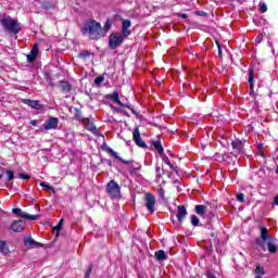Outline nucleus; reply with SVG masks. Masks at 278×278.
I'll list each match as a JSON object with an SVG mask.
<instances>
[{
    "instance_id": "nucleus-51",
    "label": "nucleus",
    "mask_w": 278,
    "mask_h": 278,
    "mask_svg": "<svg viewBox=\"0 0 278 278\" xmlns=\"http://www.w3.org/2000/svg\"><path fill=\"white\" fill-rule=\"evenodd\" d=\"M122 114H124V116H128L129 117V113L125 110H123Z\"/></svg>"
},
{
    "instance_id": "nucleus-53",
    "label": "nucleus",
    "mask_w": 278,
    "mask_h": 278,
    "mask_svg": "<svg viewBox=\"0 0 278 278\" xmlns=\"http://www.w3.org/2000/svg\"><path fill=\"white\" fill-rule=\"evenodd\" d=\"M0 179H3V174H0Z\"/></svg>"
},
{
    "instance_id": "nucleus-10",
    "label": "nucleus",
    "mask_w": 278,
    "mask_h": 278,
    "mask_svg": "<svg viewBox=\"0 0 278 278\" xmlns=\"http://www.w3.org/2000/svg\"><path fill=\"white\" fill-rule=\"evenodd\" d=\"M12 213L15 214V216L25 218L26 220H38V218H40V215L27 214V213L23 212V210H21L20 207L12 208Z\"/></svg>"
},
{
    "instance_id": "nucleus-42",
    "label": "nucleus",
    "mask_w": 278,
    "mask_h": 278,
    "mask_svg": "<svg viewBox=\"0 0 278 278\" xmlns=\"http://www.w3.org/2000/svg\"><path fill=\"white\" fill-rule=\"evenodd\" d=\"M263 37H264V35H257V37L255 38L256 45H261L262 43Z\"/></svg>"
},
{
    "instance_id": "nucleus-18",
    "label": "nucleus",
    "mask_w": 278,
    "mask_h": 278,
    "mask_svg": "<svg viewBox=\"0 0 278 278\" xmlns=\"http://www.w3.org/2000/svg\"><path fill=\"white\" fill-rule=\"evenodd\" d=\"M22 102L25 103V105L33 108V110H40V108H42L38 100L23 99Z\"/></svg>"
},
{
    "instance_id": "nucleus-34",
    "label": "nucleus",
    "mask_w": 278,
    "mask_h": 278,
    "mask_svg": "<svg viewBox=\"0 0 278 278\" xmlns=\"http://www.w3.org/2000/svg\"><path fill=\"white\" fill-rule=\"evenodd\" d=\"M103 81H105V77H104V76H98V77L94 79L96 86H101V84H103Z\"/></svg>"
},
{
    "instance_id": "nucleus-43",
    "label": "nucleus",
    "mask_w": 278,
    "mask_h": 278,
    "mask_svg": "<svg viewBox=\"0 0 278 278\" xmlns=\"http://www.w3.org/2000/svg\"><path fill=\"white\" fill-rule=\"evenodd\" d=\"M197 16H207V13L205 11H195Z\"/></svg>"
},
{
    "instance_id": "nucleus-9",
    "label": "nucleus",
    "mask_w": 278,
    "mask_h": 278,
    "mask_svg": "<svg viewBox=\"0 0 278 278\" xmlns=\"http://www.w3.org/2000/svg\"><path fill=\"white\" fill-rule=\"evenodd\" d=\"M132 140L137 147H140V149H147V142L142 140V137L140 135V128L136 127L132 131Z\"/></svg>"
},
{
    "instance_id": "nucleus-45",
    "label": "nucleus",
    "mask_w": 278,
    "mask_h": 278,
    "mask_svg": "<svg viewBox=\"0 0 278 278\" xmlns=\"http://www.w3.org/2000/svg\"><path fill=\"white\" fill-rule=\"evenodd\" d=\"M128 110H130V112H132L135 114V116H138V112H136V109L135 108H128Z\"/></svg>"
},
{
    "instance_id": "nucleus-2",
    "label": "nucleus",
    "mask_w": 278,
    "mask_h": 278,
    "mask_svg": "<svg viewBox=\"0 0 278 278\" xmlns=\"http://www.w3.org/2000/svg\"><path fill=\"white\" fill-rule=\"evenodd\" d=\"M81 34L84 36H86V34H89V38L91 40H101V38H104L105 36V29H103L101 23L97 22L96 20H89L81 28Z\"/></svg>"
},
{
    "instance_id": "nucleus-7",
    "label": "nucleus",
    "mask_w": 278,
    "mask_h": 278,
    "mask_svg": "<svg viewBox=\"0 0 278 278\" xmlns=\"http://www.w3.org/2000/svg\"><path fill=\"white\" fill-rule=\"evenodd\" d=\"M123 40L125 39L122 35H118L116 33L111 34L109 37V49H111L112 51L118 49V47L123 45Z\"/></svg>"
},
{
    "instance_id": "nucleus-8",
    "label": "nucleus",
    "mask_w": 278,
    "mask_h": 278,
    "mask_svg": "<svg viewBox=\"0 0 278 278\" xmlns=\"http://www.w3.org/2000/svg\"><path fill=\"white\" fill-rule=\"evenodd\" d=\"M231 147L233 149V152H231L235 157H238V155L244 153V141L240 139H236L231 141Z\"/></svg>"
},
{
    "instance_id": "nucleus-44",
    "label": "nucleus",
    "mask_w": 278,
    "mask_h": 278,
    "mask_svg": "<svg viewBox=\"0 0 278 278\" xmlns=\"http://www.w3.org/2000/svg\"><path fill=\"white\" fill-rule=\"evenodd\" d=\"M18 177L20 179H29V175L26 174H20Z\"/></svg>"
},
{
    "instance_id": "nucleus-29",
    "label": "nucleus",
    "mask_w": 278,
    "mask_h": 278,
    "mask_svg": "<svg viewBox=\"0 0 278 278\" xmlns=\"http://www.w3.org/2000/svg\"><path fill=\"white\" fill-rule=\"evenodd\" d=\"M156 177L161 179V177H164V168L156 166L155 167Z\"/></svg>"
},
{
    "instance_id": "nucleus-46",
    "label": "nucleus",
    "mask_w": 278,
    "mask_h": 278,
    "mask_svg": "<svg viewBox=\"0 0 278 278\" xmlns=\"http://www.w3.org/2000/svg\"><path fill=\"white\" fill-rule=\"evenodd\" d=\"M114 112H117L118 114H122V112H124V111L121 108H114Z\"/></svg>"
},
{
    "instance_id": "nucleus-25",
    "label": "nucleus",
    "mask_w": 278,
    "mask_h": 278,
    "mask_svg": "<svg viewBox=\"0 0 278 278\" xmlns=\"http://www.w3.org/2000/svg\"><path fill=\"white\" fill-rule=\"evenodd\" d=\"M161 157H162L163 162H164L167 166H169V168H172V170H175V172L177 173V167H175V166H173V165L170 164V160H168V156H166V154H164V152H163V155H161Z\"/></svg>"
},
{
    "instance_id": "nucleus-41",
    "label": "nucleus",
    "mask_w": 278,
    "mask_h": 278,
    "mask_svg": "<svg viewBox=\"0 0 278 278\" xmlns=\"http://www.w3.org/2000/svg\"><path fill=\"white\" fill-rule=\"evenodd\" d=\"M157 194H159V197H161V199H164V194H165L164 188L160 187L157 189Z\"/></svg>"
},
{
    "instance_id": "nucleus-5",
    "label": "nucleus",
    "mask_w": 278,
    "mask_h": 278,
    "mask_svg": "<svg viewBox=\"0 0 278 278\" xmlns=\"http://www.w3.org/2000/svg\"><path fill=\"white\" fill-rule=\"evenodd\" d=\"M248 81L250 84V97H253V99H257V97H264V92L262 91V88H257L255 91V88L253 87V84H255V68L249 67V78Z\"/></svg>"
},
{
    "instance_id": "nucleus-40",
    "label": "nucleus",
    "mask_w": 278,
    "mask_h": 278,
    "mask_svg": "<svg viewBox=\"0 0 278 278\" xmlns=\"http://www.w3.org/2000/svg\"><path fill=\"white\" fill-rule=\"evenodd\" d=\"M237 201H239L240 203H244V201H245L244 193H238Z\"/></svg>"
},
{
    "instance_id": "nucleus-4",
    "label": "nucleus",
    "mask_w": 278,
    "mask_h": 278,
    "mask_svg": "<svg viewBox=\"0 0 278 278\" xmlns=\"http://www.w3.org/2000/svg\"><path fill=\"white\" fill-rule=\"evenodd\" d=\"M74 121H78V123H81V125L87 129V131H97V126H94V123L90 121L88 117H84V114L79 109H74Z\"/></svg>"
},
{
    "instance_id": "nucleus-11",
    "label": "nucleus",
    "mask_w": 278,
    "mask_h": 278,
    "mask_svg": "<svg viewBox=\"0 0 278 278\" xmlns=\"http://www.w3.org/2000/svg\"><path fill=\"white\" fill-rule=\"evenodd\" d=\"M144 202L148 212H150V214H153V212H155V195L151 193H146Z\"/></svg>"
},
{
    "instance_id": "nucleus-23",
    "label": "nucleus",
    "mask_w": 278,
    "mask_h": 278,
    "mask_svg": "<svg viewBox=\"0 0 278 278\" xmlns=\"http://www.w3.org/2000/svg\"><path fill=\"white\" fill-rule=\"evenodd\" d=\"M62 225H64V219H60L59 224L53 228V233L55 236V238H58V236H60V229H62Z\"/></svg>"
},
{
    "instance_id": "nucleus-48",
    "label": "nucleus",
    "mask_w": 278,
    "mask_h": 278,
    "mask_svg": "<svg viewBox=\"0 0 278 278\" xmlns=\"http://www.w3.org/2000/svg\"><path fill=\"white\" fill-rule=\"evenodd\" d=\"M273 205H278V195L274 198V203Z\"/></svg>"
},
{
    "instance_id": "nucleus-35",
    "label": "nucleus",
    "mask_w": 278,
    "mask_h": 278,
    "mask_svg": "<svg viewBox=\"0 0 278 278\" xmlns=\"http://www.w3.org/2000/svg\"><path fill=\"white\" fill-rule=\"evenodd\" d=\"M111 28H112V22H110V20H108L102 29H104L105 34H108L109 29H111Z\"/></svg>"
},
{
    "instance_id": "nucleus-20",
    "label": "nucleus",
    "mask_w": 278,
    "mask_h": 278,
    "mask_svg": "<svg viewBox=\"0 0 278 278\" xmlns=\"http://www.w3.org/2000/svg\"><path fill=\"white\" fill-rule=\"evenodd\" d=\"M94 55V52L90 50H81L80 53L78 54V58L80 60H88L89 58H92Z\"/></svg>"
},
{
    "instance_id": "nucleus-36",
    "label": "nucleus",
    "mask_w": 278,
    "mask_h": 278,
    "mask_svg": "<svg viewBox=\"0 0 278 278\" xmlns=\"http://www.w3.org/2000/svg\"><path fill=\"white\" fill-rule=\"evenodd\" d=\"M140 168H141V166L139 164H137V165L131 164L128 170H129V173H134L136 170H140Z\"/></svg>"
},
{
    "instance_id": "nucleus-37",
    "label": "nucleus",
    "mask_w": 278,
    "mask_h": 278,
    "mask_svg": "<svg viewBox=\"0 0 278 278\" xmlns=\"http://www.w3.org/2000/svg\"><path fill=\"white\" fill-rule=\"evenodd\" d=\"M40 186L42 188H46L47 192H49L50 190H53V188L50 185H47V182H45V181H41Z\"/></svg>"
},
{
    "instance_id": "nucleus-17",
    "label": "nucleus",
    "mask_w": 278,
    "mask_h": 278,
    "mask_svg": "<svg viewBox=\"0 0 278 278\" xmlns=\"http://www.w3.org/2000/svg\"><path fill=\"white\" fill-rule=\"evenodd\" d=\"M106 153H109V155H112V157H115V160H118L119 162H122V164H134V161L124 160L112 148H106Z\"/></svg>"
},
{
    "instance_id": "nucleus-13",
    "label": "nucleus",
    "mask_w": 278,
    "mask_h": 278,
    "mask_svg": "<svg viewBox=\"0 0 278 278\" xmlns=\"http://www.w3.org/2000/svg\"><path fill=\"white\" fill-rule=\"evenodd\" d=\"M11 229L15 233H21V231H23L25 229V220H23V219L14 220L11 224Z\"/></svg>"
},
{
    "instance_id": "nucleus-32",
    "label": "nucleus",
    "mask_w": 278,
    "mask_h": 278,
    "mask_svg": "<svg viewBox=\"0 0 278 278\" xmlns=\"http://www.w3.org/2000/svg\"><path fill=\"white\" fill-rule=\"evenodd\" d=\"M131 35V30L129 28H122V34L119 36H123V38H127V36Z\"/></svg>"
},
{
    "instance_id": "nucleus-52",
    "label": "nucleus",
    "mask_w": 278,
    "mask_h": 278,
    "mask_svg": "<svg viewBox=\"0 0 278 278\" xmlns=\"http://www.w3.org/2000/svg\"><path fill=\"white\" fill-rule=\"evenodd\" d=\"M167 153H168V155L170 156V157H173V151H170V150H167Z\"/></svg>"
},
{
    "instance_id": "nucleus-22",
    "label": "nucleus",
    "mask_w": 278,
    "mask_h": 278,
    "mask_svg": "<svg viewBox=\"0 0 278 278\" xmlns=\"http://www.w3.org/2000/svg\"><path fill=\"white\" fill-rule=\"evenodd\" d=\"M155 258L159 262H164V260H167L166 252L164 250H159L155 252Z\"/></svg>"
},
{
    "instance_id": "nucleus-39",
    "label": "nucleus",
    "mask_w": 278,
    "mask_h": 278,
    "mask_svg": "<svg viewBox=\"0 0 278 278\" xmlns=\"http://www.w3.org/2000/svg\"><path fill=\"white\" fill-rule=\"evenodd\" d=\"M215 45H216V47H217V49H218V55H219V58H223V48L220 47V42L215 41Z\"/></svg>"
},
{
    "instance_id": "nucleus-28",
    "label": "nucleus",
    "mask_w": 278,
    "mask_h": 278,
    "mask_svg": "<svg viewBox=\"0 0 278 278\" xmlns=\"http://www.w3.org/2000/svg\"><path fill=\"white\" fill-rule=\"evenodd\" d=\"M258 8L262 14L268 12V7L266 5V2H260Z\"/></svg>"
},
{
    "instance_id": "nucleus-6",
    "label": "nucleus",
    "mask_w": 278,
    "mask_h": 278,
    "mask_svg": "<svg viewBox=\"0 0 278 278\" xmlns=\"http://www.w3.org/2000/svg\"><path fill=\"white\" fill-rule=\"evenodd\" d=\"M106 192L110 199H118L121 197V185L115 180H110L106 185Z\"/></svg>"
},
{
    "instance_id": "nucleus-33",
    "label": "nucleus",
    "mask_w": 278,
    "mask_h": 278,
    "mask_svg": "<svg viewBox=\"0 0 278 278\" xmlns=\"http://www.w3.org/2000/svg\"><path fill=\"white\" fill-rule=\"evenodd\" d=\"M191 225L199 227V217L197 215H191Z\"/></svg>"
},
{
    "instance_id": "nucleus-19",
    "label": "nucleus",
    "mask_w": 278,
    "mask_h": 278,
    "mask_svg": "<svg viewBox=\"0 0 278 278\" xmlns=\"http://www.w3.org/2000/svg\"><path fill=\"white\" fill-rule=\"evenodd\" d=\"M38 45L35 43V46L30 50V53L26 55L27 62H36V58H38Z\"/></svg>"
},
{
    "instance_id": "nucleus-26",
    "label": "nucleus",
    "mask_w": 278,
    "mask_h": 278,
    "mask_svg": "<svg viewBox=\"0 0 278 278\" xmlns=\"http://www.w3.org/2000/svg\"><path fill=\"white\" fill-rule=\"evenodd\" d=\"M195 213L199 216H205V205L203 204L195 205Z\"/></svg>"
},
{
    "instance_id": "nucleus-38",
    "label": "nucleus",
    "mask_w": 278,
    "mask_h": 278,
    "mask_svg": "<svg viewBox=\"0 0 278 278\" xmlns=\"http://www.w3.org/2000/svg\"><path fill=\"white\" fill-rule=\"evenodd\" d=\"M7 177H8V181H12V179H14V172L7 170Z\"/></svg>"
},
{
    "instance_id": "nucleus-27",
    "label": "nucleus",
    "mask_w": 278,
    "mask_h": 278,
    "mask_svg": "<svg viewBox=\"0 0 278 278\" xmlns=\"http://www.w3.org/2000/svg\"><path fill=\"white\" fill-rule=\"evenodd\" d=\"M60 88L62 92H70L71 91V85L67 81H61Z\"/></svg>"
},
{
    "instance_id": "nucleus-12",
    "label": "nucleus",
    "mask_w": 278,
    "mask_h": 278,
    "mask_svg": "<svg viewBox=\"0 0 278 278\" xmlns=\"http://www.w3.org/2000/svg\"><path fill=\"white\" fill-rule=\"evenodd\" d=\"M24 244H25V247H29V249H40V247H42V243L34 240V238H31V236L24 238Z\"/></svg>"
},
{
    "instance_id": "nucleus-54",
    "label": "nucleus",
    "mask_w": 278,
    "mask_h": 278,
    "mask_svg": "<svg viewBox=\"0 0 278 278\" xmlns=\"http://www.w3.org/2000/svg\"><path fill=\"white\" fill-rule=\"evenodd\" d=\"M109 166H112V161H109Z\"/></svg>"
},
{
    "instance_id": "nucleus-14",
    "label": "nucleus",
    "mask_w": 278,
    "mask_h": 278,
    "mask_svg": "<svg viewBox=\"0 0 278 278\" xmlns=\"http://www.w3.org/2000/svg\"><path fill=\"white\" fill-rule=\"evenodd\" d=\"M177 210L178 212L176 214V218L178 223H184V219L186 218V216H188V210H186L185 205H178Z\"/></svg>"
},
{
    "instance_id": "nucleus-30",
    "label": "nucleus",
    "mask_w": 278,
    "mask_h": 278,
    "mask_svg": "<svg viewBox=\"0 0 278 278\" xmlns=\"http://www.w3.org/2000/svg\"><path fill=\"white\" fill-rule=\"evenodd\" d=\"M92 268H94V264L90 263L89 267L87 268L85 273V278H90V275H92Z\"/></svg>"
},
{
    "instance_id": "nucleus-24",
    "label": "nucleus",
    "mask_w": 278,
    "mask_h": 278,
    "mask_svg": "<svg viewBox=\"0 0 278 278\" xmlns=\"http://www.w3.org/2000/svg\"><path fill=\"white\" fill-rule=\"evenodd\" d=\"M154 149H156L159 155H164V147H162V142L155 141L153 143Z\"/></svg>"
},
{
    "instance_id": "nucleus-1",
    "label": "nucleus",
    "mask_w": 278,
    "mask_h": 278,
    "mask_svg": "<svg viewBox=\"0 0 278 278\" xmlns=\"http://www.w3.org/2000/svg\"><path fill=\"white\" fill-rule=\"evenodd\" d=\"M261 229V236L255 239V244L261 251H267L270 254L277 253V245H275V238L268 233V228L265 226H258Z\"/></svg>"
},
{
    "instance_id": "nucleus-49",
    "label": "nucleus",
    "mask_w": 278,
    "mask_h": 278,
    "mask_svg": "<svg viewBox=\"0 0 278 278\" xmlns=\"http://www.w3.org/2000/svg\"><path fill=\"white\" fill-rule=\"evenodd\" d=\"M179 16H180V18H188V14H186V13H181Z\"/></svg>"
},
{
    "instance_id": "nucleus-16",
    "label": "nucleus",
    "mask_w": 278,
    "mask_h": 278,
    "mask_svg": "<svg viewBox=\"0 0 278 278\" xmlns=\"http://www.w3.org/2000/svg\"><path fill=\"white\" fill-rule=\"evenodd\" d=\"M109 99L113 101V103H117L121 108H130L129 103L121 102V98L118 97V92L114 91L113 93L109 94Z\"/></svg>"
},
{
    "instance_id": "nucleus-31",
    "label": "nucleus",
    "mask_w": 278,
    "mask_h": 278,
    "mask_svg": "<svg viewBox=\"0 0 278 278\" xmlns=\"http://www.w3.org/2000/svg\"><path fill=\"white\" fill-rule=\"evenodd\" d=\"M130 27H131V21L124 20L123 23H122V28L129 29Z\"/></svg>"
},
{
    "instance_id": "nucleus-15",
    "label": "nucleus",
    "mask_w": 278,
    "mask_h": 278,
    "mask_svg": "<svg viewBox=\"0 0 278 278\" xmlns=\"http://www.w3.org/2000/svg\"><path fill=\"white\" fill-rule=\"evenodd\" d=\"M58 117H50L45 124L43 127L46 131H49L50 129H58Z\"/></svg>"
},
{
    "instance_id": "nucleus-21",
    "label": "nucleus",
    "mask_w": 278,
    "mask_h": 278,
    "mask_svg": "<svg viewBox=\"0 0 278 278\" xmlns=\"http://www.w3.org/2000/svg\"><path fill=\"white\" fill-rule=\"evenodd\" d=\"M0 253L2 255H8L10 253V247H8V242L0 240Z\"/></svg>"
},
{
    "instance_id": "nucleus-3",
    "label": "nucleus",
    "mask_w": 278,
    "mask_h": 278,
    "mask_svg": "<svg viewBox=\"0 0 278 278\" xmlns=\"http://www.w3.org/2000/svg\"><path fill=\"white\" fill-rule=\"evenodd\" d=\"M2 27L5 31H9L13 36H16L21 31V23L17 20L12 18L11 16H4L0 20Z\"/></svg>"
},
{
    "instance_id": "nucleus-47",
    "label": "nucleus",
    "mask_w": 278,
    "mask_h": 278,
    "mask_svg": "<svg viewBox=\"0 0 278 278\" xmlns=\"http://www.w3.org/2000/svg\"><path fill=\"white\" fill-rule=\"evenodd\" d=\"M210 236H211V238H213L214 240H216V238H217L216 232H211Z\"/></svg>"
},
{
    "instance_id": "nucleus-50",
    "label": "nucleus",
    "mask_w": 278,
    "mask_h": 278,
    "mask_svg": "<svg viewBox=\"0 0 278 278\" xmlns=\"http://www.w3.org/2000/svg\"><path fill=\"white\" fill-rule=\"evenodd\" d=\"M37 124H38V121H36V119L30 121V125L36 126Z\"/></svg>"
}]
</instances>
